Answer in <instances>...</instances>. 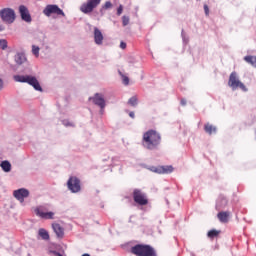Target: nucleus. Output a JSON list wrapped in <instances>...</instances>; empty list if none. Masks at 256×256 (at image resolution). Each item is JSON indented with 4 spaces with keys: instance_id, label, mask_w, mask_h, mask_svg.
Masks as SVG:
<instances>
[{
    "instance_id": "35",
    "label": "nucleus",
    "mask_w": 256,
    "mask_h": 256,
    "mask_svg": "<svg viewBox=\"0 0 256 256\" xmlns=\"http://www.w3.org/2000/svg\"><path fill=\"white\" fill-rule=\"evenodd\" d=\"M120 49H127V43L125 42H120Z\"/></svg>"
},
{
    "instance_id": "27",
    "label": "nucleus",
    "mask_w": 256,
    "mask_h": 256,
    "mask_svg": "<svg viewBox=\"0 0 256 256\" xmlns=\"http://www.w3.org/2000/svg\"><path fill=\"white\" fill-rule=\"evenodd\" d=\"M62 125H64V127H75V123L69 120H62Z\"/></svg>"
},
{
    "instance_id": "33",
    "label": "nucleus",
    "mask_w": 256,
    "mask_h": 256,
    "mask_svg": "<svg viewBox=\"0 0 256 256\" xmlns=\"http://www.w3.org/2000/svg\"><path fill=\"white\" fill-rule=\"evenodd\" d=\"M49 253L54 255V256H63L61 253H59V252H57L55 250H50Z\"/></svg>"
},
{
    "instance_id": "14",
    "label": "nucleus",
    "mask_w": 256,
    "mask_h": 256,
    "mask_svg": "<svg viewBox=\"0 0 256 256\" xmlns=\"http://www.w3.org/2000/svg\"><path fill=\"white\" fill-rule=\"evenodd\" d=\"M35 213L41 219H53L55 217V213L47 212V208L45 206H39L36 208Z\"/></svg>"
},
{
    "instance_id": "20",
    "label": "nucleus",
    "mask_w": 256,
    "mask_h": 256,
    "mask_svg": "<svg viewBox=\"0 0 256 256\" xmlns=\"http://www.w3.org/2000/svg\"><path fill=\"white\" fill-rule=\"evenodd\" d=\"M230 215L231 213L222 211L217 214V218L219 219L220 223H229Z\"/></svg>"
},
{
    "instance_id": "15",
    "label": "nucleus",
    "mask_w": 256,
    "mask_h": 256,
    "mask_svg": "<svg viewBox=\"0 0 256 256\" xmlns=\"http://www.w3.org/2000/svg\"><path fill=\"white\" fill-rule=\"evenodd\" d=\"M13 197H15V199H17V201H19L20 203H24L25 199L29 197V191L27 190V188H20L14 190Z\"/></svg>"
},
{
    "instance_id": "11",
    "label": "nucleus",
    "mask_w": 256,
    "mask_h": 256,
    "mask_svg": "<svg viewBox=\"0 0 256 256\" xmlns=\"http://www.w3.org/2000/svg\"><path fill=\"white\" fill-rule=\"evenodd\" d=\"M149 171L152 173H157L158 175H169L173 173L174 168L173 166H150L148 168Z\"/></svg>"
},
{
    "instance_id": "39",
    "label": "nucleus",
    "mask_w": 256,
    "mask_h": 256,
    "mask_svg": "<svg viewBox=\"0 0 256 256\" xmlns=\"http://www.w3.org/2000/svg\"><path fill=\"white\" fill-rule=\"evenodd\" d=\"M0 91H3V79L0 78Z\"/></svg>"
},
{
    "instance_id": "16",
    "label": "nucleus",
    "mask_w": 256,
    "mask_h": 256,
    "mask_svg": "<svg viewBox=\"0 0 256 256\" xmlns=\"http://www.w3.org/2000/svg\"><path fill=\"white\" fill-rule=\"evenodd\" d=\"M19 13L22 21H25V23H31V21H33L31 14L29 13V9L26 8L25 5L19 6Z\"/></svg>"
},
{
    "instance_id": "5",
    "label": "nucleus",
    "mask_w": 256,
    "mask_h": 256,
    "mask_svg": "<svg viewBox=\"0 0 256 256\" xmlns=\"http://www.w3.org/2000/svg\"><path fill=\"white\" fill-rule=\"evenodd\" d=\"M89 101H92L94 105L99 107L100 115L105 113V107H107V101L105 100V96L101 93H95L93 96L89 97Z\"/></svg>"
},
{
    "instance_id": "23",
    "label": "nucleus",
    "mask_w": 256,
    "mask_h": 256,
    "mask_svg": "<svg viewBox=\"0 0 256 256\" xmlns=\"http://www.w3.org/2000/svg\"><path fill=\"white\" fill-rule=\"evenodd\" d=\"M218 235H221V230L212 229L207 233V237L209 239H215V237H217Z\"/></svg>"
},
{
    "instance_id": "24",
    "label": "nucleus",
    "mask_w": 256,
    "mask_h": 256,
    "mask_svg": "<svg viewBox=\"0 0 256 256\" xmlns=\"http://www.w3.org/2000/svg\"><path fill=\"white\" fill-rule=\"evenodd\" d=\"M244 61L252 65V67H256V56H245Z\"/></svg>"
},
{
    "instance_id": "26",
    "label": "nucleus",
    "mask_w": 256,
    "mask_h": 256,
    "mask_svg": "<svg viewBox=\"0 0 256 256\" xmlns=\"http://www.w3.org/2000/svg\"><path fill=\"white\" fill-rule=\"evenodd\" d=\"M111 7H113V4L110 1H107L100 9V12L103 13L104 9H111Z\"/></svg>"
},
{
    "instance_id": "13",
    "label": "nucleus",
    "mask_w": 256,
    "mask_h": 256,
    "mask_svg": "<svg viewBox=\"0 0 256 256\" xmlns=\"http://www.w3.org/2000/svg\"><path fill=\"white\" fill-rule=\"evenodd\" d=\"M133 199L138 205H147V203H149V201L147 200V196H145V193L141 192V190L139 189L134 190Z\"/></svg>"
},
{
    "instance_id": "34",
    "label": "nucleus",
    "mask_w": 256,
    "mask_h": 256,
    "mask_svg": "<svg viewBox=\"0 0 256 256\" xmlns=\"http://www.w3.org/2000/svg\"><path fill=\"white\" fill-rule=\"evenodd\" d=\"M123 13V5H120L117 9V15H121Z\"/></svg>"
},
{
    "instance_id": "40",
    "label": "nucleus",
    "mask_w": 256,
    "mask_h": 256,
    "mask_svg": "<svg viewBox=\"0 0 256 256\" xmlns=\"http://www.w3.org/2000/svg\"><path fill=\"white\" fill-rule=\"evenodd\" d=\"M0 31H5V26H3V24L0 23Z\"/></svg>"
},
{
    "instance_id": "31",
    "label": "nucleus",
    "mask_w": 256,
    "mask_h": 256,
    "mask_svg": "<svg viewBox=\"0 0 256 256\" xmlns=\"http://www.w3.org/2000/svg\"><path fill=\"white\" fill-rule=\"evenodd\" d=\"M122 23L124 27H127V25H129V17L123 16Z\"/></svg>"
},
{
    "instance_id": "28",
    "label": "nucleus",
    "mask_w": 256,
    "mask_h": 256,
    "mask_svg": "<svg viewBox=\"0 0 256 256\" xmlns=\"http://www.w3.org/2000/svg\"><path fill=\"white\" fill-rule=\"evenodd\" d=\"M39 51H40L39 46H35V45L32 46V53L33 55H35V57H39Z\"/></svg>"
},
{
    "instance_id": "10",
    "label": "nucleus",
    "mask_w": 256,
    "mask_h": 256,
    "mask_svg": "<svg viewBox=\"0 0 256 256\" xmlns=\"http://www.w3.org/2000/svg\"><path fill=\"white\" fill-rule=\"evenodd\" d=\"M0 17L5 23H14L15 21V10L11 8H4L0 11Z\"/></svg>"
},
{
    "instance_id": "8",
    "label": "nucleus",
    "mask_w": 256,
    "mask_h": 256,
    "mask_svg": "<svg viewBox=\"0 0 256 256\" xmlns=\"http://www.w3.org/2000/svg\"><path fill=\"white\" fill-rule=\"evenodd\" d=\"M67 187L71 193H81V180L77 176H70Z\"/></svg>"
},
{
    "instance_id": "37",
    "label": "nucleus",
    "mask_w": 256,
    "mask_h": 256,
    "mask_svg": "<svg viewBox=\"0 0 256 256\" xmlns=\"http://www.w3.org/2000/svg\"><path fill=\"white\" fill-rule=\"evenodd\" d=\"M180 103L182 107H185V105H187V100L185 98H182Z\"/></svg>"
},
{
    "instance_id": "17",
    "label": "nucleus",
    "mask_w": 256,
    "mask_h": 256,
    "mask_svg": "<svg viewBox=\"0 0 256 256\" xmlns=\"http://www.w3.org/2000/svg\"><path fill=\"white\" fill-rule=\"evenodd\" d=\"M103 33L101 32V30H99V28L94 27V43L96 45H103Z\"/></svg>"
},
{
    "instance_id": "1",
    "label": "nucleus",
    "mask_w": 256,
    "mask_h": 256,
    "mask_svg": "<svg viewBox=\"0 0 256 256\" xmlns=\"http://www.w3.org/2000/svg\"><path fill=\"white\" fill-rule=\"evenodd\" d=\"M142 145L148 151H157L161 145V134L155 130H148L143 134Z\"/></svg>"
},
{
    "instance_id": "3",
    "label": "nucleus",
    "mask_w": 256,
    "mask_h": 256,
    "mask_svg": "<svg viewBox=\"0 0 256 256\" xmlns=\"http://www.w3.org/2000/svg\"><path fill=\"white\" fill-rule=\"evenodd\" d=\"M13 79L16 83H27L28 85H31L35 91H43L41 84H39V80L33 75H14Z\"/></svg>"
},
{
    "instance_id": "12",
    "label": "nucleus",
    "mask_w": 256,
    "mask_h": 256,
    "mask_svg": "<svg viewBox=\"0 0 256 256\" xmlns=\"http://www.w3.org/2000/svg\"><path fill=\"white\" fill-rule=\"evenodd\" d=\"M14 61L18 67H29V60H27V55H25V52H17L14 55Z\"/></svg>"
},
{
    "instance_id": "6",
    "label": "nucleus",
    "mask_w": 256,
    "mask_h": 256,
    "mask_svg": "<svg viewBox=\"0 0 256 256\" xmlns=\"http://www.w3.org/2000/svg\"><path fill=\"white\" fill-rule=\"evenodd\" d=\"M228 85L233 89V91L237 89H241V91H247V87L243 82L239 80L237 77V72H232L229 76Z\"/></svg>"
},
{
    "instance_id": "21",
    "label": "nucleus",
    "mask_w": 256,
    "mask_h": 256,
    "mask_svg": "<svg viewBox=\"0 0 256 256\" xmlns=\"http://www.w3.org/2000/svg\"><path fill=\"white\" fill-rule=\"evenodd\" d=\"M204 131H206V133H208V135H213V133H217V127H215L214 125L207 123L204 126Z\"/></svg>"
},
{
    "instance_id": "4",
    "label": "nucleus",
    "mask_w": 256,
    "mask_h": 256,
    "mask_svg": "<svg viewBox=\"0 0 256 256\" xmlns=\"http://www.w3.org/2000/svg\"><path fill=\"white\" fill-rule=\"evenodd\" d=\"M131 253L137 256H157L155 249L149 245L137 244L131 248Z\"/></svg>"
},
{
    "instance_id": "29",
    "label": "nucleus",
    "mask_w": 256,
    "mask_h": 256,
    "mask_svg": "<svg viewBox=\"0 0 256 256\" xmlns=\"http://www.w3.org/2000/svg\"><path fill=\"white\" fill-rule=\"evenodd\" d=\"M0 48L5 51V49H7V40L5 39H1L0 40Z\"/></svg>"
},
{
    "instance_id": "2",
    "label": "nucleus",
    "mask_w": 256,
    "mask_h": 256,
    "mask_svg": "<svg viewBox=\"0 0 256 256\" xmlns=\"http://www.w3.org/2000/svg\"><path fill=\"white\" fill-rule=\"evenodd\" d=\"M13 79L16 83H27L28 85H31L35 91H43L41 84H39V80L33 75H14Z\"/></svg>"
},
{
    "instance_id": "32",
    "label": "nucleus",
    "mask_w": 256,
    "mask_h": 256,
    "mask_svg": "<svg viewBox=\"0 0 256 256\" xmlns=\"http://www.w3.org/2000/svg\"><path fill=\"white\" fill-rule=\"evenodd\" d=\"M60 113H67V106H61L59 105Z\"/></svg>"
},
{
    "instance_id": "25",
    "label": "nucleus",
    "mask_w": 256,
    "mask_h": 256,
    "mask_svg": "<svg viewBox=\"0 0 256 256\" xmlns=\"http://www.w3.org/2000/svg\"><path fill=\"white\" fill-rule=\"evenodd\" d=\"M128 105L131 107H137V105H139V99H137V96H132L129 98Z\"/></svg>"
},
{
    "instance_id": "9",
    "label": "nucleus",
    "mask_w": 256,
    "mask_h": 256,
    "mask_svg": "<svg viewBox=\"0 0 256 256\" xmlns=\"http://www.w3.org/2000/svg\"><path fill=\"white\" fill-rule=\"evenodd\" d=\"M101 4V0H88L87 3H83L80 6V11L85 15H89V13H93V9Z\"/></svg>"
},
{
    "instance_id": "7",
    "label": "nucleus",
    "mask_w": 256,
    "mask_h": 256,
    "mask_svg": "<svg viewBox=\"0 0 256 256\" xmlns=\"http://www.w3.org/2000/svg\"><path fill=\"white\" fill-rule=\"evenodd\" d=\"M43 15L46 17H51L52 15H58L61 17H65V12L57 4H48L43 9Z\"/></svg>"
},
{
    "instance_id": "38",
    "label": "nucleus",
    "mask_w": 256,
    "mask_h": 256,
    "mask_svg": "<svg viewBox=\"0 0 256 256\" xmlns=\"http://www.w3.org/2000/svg\"><path fill=\"white\" fill-rule=\"evenodd\" d=\"M129 117H131V119H135V112H129Z\"/></svg>"
},
{
    "instance_id": "30",
    "label": "nucleus",
    "mask_w": 256,
    "mask_h": 256,
    "mask_svg": "<svg viewBox=\"0 0 256 256\" xmlns=\"http://www.w3.org/2000/svg\"><path fill=\"white\" fill-rule=\"evenodd\" d=\"M119 74H120L121 77H122L123 84H124V85H129V77L123 75L121 72H119Z\"/></svg>"
},
{
    "instance_id": "19",
    "label": "nucleus",
    "mask_w": 256,
    "mask_h": 256,
    "mask_svg": "<svg viewBox=\"0 0 256 256\" xmlns=\"http://www.w3.org/2000/svg\"><path fill=\"white\" fill-rule=\"evenodd\" d=\"M52 229L56 234V236L59 238H62L63 235H65V230L63 229V227H61L60 224H57V223L52 224Z\"/></svg>"
},
{
    "instance_id": "18",
    "label": "nucleus",
    "mask_w": 256,
    "mask_h": 256,
    "mask_svg": "<svg viewBox=\"0 0 256 256\" xmlns=\"http://www.w3.org/2000/svg\"><path fill=\"white\" fill-rule=\"evenodd\" d=\"M0 168L2 169L3 173H11L13 165H11L9 160H3L0 162Z\"/></svg>"
},
{
    "instance_id": "22",
    "label": "nucleus",
    "mask_w": 256,
    "mask_h": 256,
    "mask_svg": "<svg viewBox=\"0 0 256 256\" xmlns=\"http://www.w3.org/2000/svg\"><path fill=\"white\" fill-rule=\"evenodd\" d=\"M38 235L44 241H49V232H47V230H45L43 228H40L39 231H38Z\"/></svg>"
},
{
    "instance_id": "36",
    "label": "nucleus",
    "mask_w": 256,
    "mask_h": 256,
    "mask_svg": "<svg viewBox=\"0 0 256 256\" xmlns=\"http://www.w3.org/2000/svg\"><path fill=\"white\" fill-rule=\"evenodd\" d=\"M204 12L205 15H209V6H207V4L204 5Z\"/></svg>"
}]
</instances>
